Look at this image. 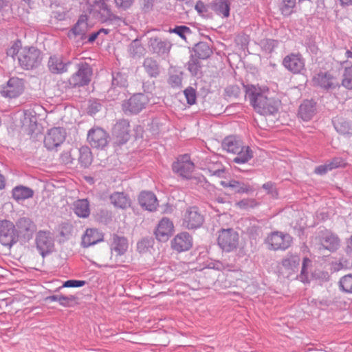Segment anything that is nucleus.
<instances>
[{
  "label": "nucleus",
  "mask_w": 352,
  "mask_h": 352,
  "mask_svg": "<svg viewBox=\"0 0 352 352\" xmlns=\"http://www.w3.org/2000/svg\"><path fill=\"white\" fill-rule=\"evenodd\" d=\"M269 89L251 85L246 89V96L254 110L261 115H273L278 110V102L268 97Z\"/></svg>",
  "instance_id": "nucleus-1"
},
{
  "label": "nucleus",
  "mask_w": 352,
  "mask_h": 352,
  "mask_svg": "<svg viewBox=\"0 0 352 352\" xmlns=\"http://www.w3.org/2000/svg\"><path fill=\"white\" fill-rule=\"evenodd\" d=\"M7 54L12 58L16 56L20 66L27 70L37 67L42 60L41 51L34 47H23L19 50L12 47L8 50Z\"/></svg>",
  "instance_id": "nucleus-2"
},
{
  "label": "nucleus",
  "mask_w": 352,
  "mask_h": 352,
  "mask_svg": "<svg viewBox=\"0 0 352 352\" xmlns=\"http://www.w3.org/2000/svg\"><path fill=\"white\" fill-rule=\"evenodd\" d=\"M239 239V234L234 229H221L219 232L217 243L223 251L230 252L238 247Z\"/></svg>",
  "instance_id": "nucleus-3"
},
{
  "label": "nucleus",
  "mask_w": 352,
  "mask_h": 352,
  "mask_svg": "<svg viewBox=\"0 0 352 352\" xmlns=\"http://www.w3.org/2000/svg\"><path fill=\"white\" fill-rule=\"evenodd\" d=\"M92 69L85 63L78 64V69L68 80L71 87H83L87 85L91 81Z\"/></svg>",
  "instance_id": "nucleus-4"
},
{
  "label": "nucleus",
  "mask_w": 352,
  "mask_h": 352,
  "mask_svg": "<svg viewBox=\"0 0 352 352\" xmlns=\"http://www.w3.org/2000/svg\"><path fill=\"white\" fill-rule=\"evenodd\" d=\"M19 234L15 225L9 220L0 221V243L6 247H12L18 241Z\"/></svg>",
  "instance_id": "nucleus-5"
},
{
  "label": "nucleus",
  "mask_w": 352,
  "mask_h": 352,
  "mask_svg": "<svg viewBox=\"0 0 352 352\" xmlns=\"http://www.w3.org/2000/svg\"><path fill=\"white\" fill-rule=\"evenodd\" d=\"M172 169L174 173L183 179H188L191 178L195 170V164L191 161L188 154L181 155L173 163Z\"/></svg>",
  "instance_id": "nucleus-6"
},
{
  "label": "nucleus",
  "mask_w": 352,
  "mask_h": 352,
  "mask_svg": "<svg viewBox=\"0 0 352 352\" xmlns=\"http://www.w3.org/2000/svg\"><path fill=\"white\" fill-rule=\"evenodd\" d=\"M204 221V217L196 206L188 207L182 214V226L188 230L200 228Z\"/></svg>",
  "instance_id": "nucleus-7"
},
{
  "label": "nucleus",
  "mask_w": 352,
  "mask_h": 352,
  "mask_svg": "<svg viewBox=\"0 0 352 352\" xmlns=\"http://www.w3.org/2000/svg\"><path fill=\"white\" fill-rule=\"evenodd\" d=\"M148 102V98L145 94H134L123 102L122 110L126 114H137L145 108Z\"/></svg>",
  "instance_id": "nucleus-8"
},
{
  "label": "nucleus",
  "mask_w": 352,
  "mask_h": 352,
  "mask_svg": "<svg viewBox=\"0 0 352 352\" xmlns=\"http://www.w3.org/2000/svg\"><path fill=\"white\" fill-rule=\"evenodd\" d=\"M66 138V131L63 127H53L49 129L45 135L44 145L52 151L60 146Z\"/></svg>",
  "instance_id": "nucleus-9"
},
{
  "label": "nucleus",
  "mask_w": 352,
  "mask_h": 352,
  "mask_svg": "<svg viewBox=\"0 0 352 352\" xmlns=\"http://www.w3.org/2000/svg\"><path fill=\"white\" fill-rule=\"evenodd\" d=\"M172 45L171 42L167 38L158 36L151 37L148 41L149 52L162 58L168 56Z\"/></svg>",
  "instance_id": "nucleus-10"
},
{
  "label": "nucleus",
  "mask_w": 352,
  "mask_h": 352,
  "mask_svg": "<svg viewBox=\"0 0 352 352\" xmlns=\"http://www.w3.org/2000/svg\"><path fill=\"white\" fill-rule=\"evenodd\" d=\"M36 248L43 257L52 252L54 242L52 234L50 231H39L36 236Z\"/></svg>",
  "instance_id": "nucleus-11"
},
{
  "label": "nucleus",
  "mask_w": 352,
  "mask_h": 352,
  "mask_svg": "<svg viewBox=\"0 0 352 352\" xmlns=\"http://www.w3.org/2000/svg\"><path fill=\"white\" fill-rule=\"evenodd\" d=\"M201 169L207 170L210 175L223 177L226 172L225 166L219 160L217 156L206 157L199 164Z\"/></svg>",
  "instance_id": "nucleus-12"
},
{
  "label": "nucleus",
  "mask_w": 352,
  "mask_h": 352,
  "mask_svg": "<svg viewBox=\"0 0 352 352\" xmlns=\"http://www.w3.org/2000/svg\"><path fill=\"white\" fill-rule=\"evenodd\" d=\"M96 7L98 13V16L102 22H110L115 25H120L121 23H125L124 19L114 14L109 6L104 1H98Z\"/></svg>",
  "instance_id": "nucleus-13"
},
{
  "label": "nucleus",
  "mask_w": 352,
  "mask_h": 352,
  "mask_svg": "<svg viewBox=\"0 0 352 352\" xmlns=\"http://www.w3.org/2000/svg\"><path fill=\"white\" fill-rule=\"evenodd\" d=\"M24 90V83L22 79L17 77L10 78L7 84L2 87L1 94L4 97L16 98L21 95Z\"/></svg>",
  "instance_id": "nucleus-14"
},
{
  "label": "nucleus",
  "mask_w": 352,
  "mask_h": 352,
  "mask_svg": "<svg viewBox=\"0 0 352 352\" xmlns=\"http://www.w3.org/2000/svg\"><path fill=\"white\" fill-rule=\"evenodd\" d=\"M267 243L271 250H286L292 243V237L280 232H272L267 239Z\"/></svg>",
  "instance_id": "nucleus-15"
},
{
  "label": "nucleus",
  "mask_w": 352,
  "mask_h": 352,
  "mask_svg": "<svg viewBox=\"0 0 352 352\" xmlns=\"http://www.w3.org/2000/svg\"><path fill=\"white\" fill-rule=\"evenodd\" d=\"M108 134L101 128H94L89 131L87 140L89 144L96 148H103L108 144Z\"/></svg>",
  "instance_id": "nucleus-16"
},
{
  "label": "nucleus",
  "mask_w": 352,
  "mask_h": 352,
  "mask_svg": "<svg viewBox=\"0 0 352 352\" xmlns=\"http://www.w3.org/2000/svg\"><path fill=\"white\" fill-rule=\"evenodd\" d=\"M283 65L293 74H299L305 69V60L300 54L292 53L286 56Z\"/></svg>",
  "instance_id": "nucleus-17"
},
{
  "label": "nucleus",
  "mask_w": 352,
  "mask_h": 352,
  "mask_svg": "<svg viewBox=\"0 0 352 352\" xmlns=\"http://www.w3.org/2000/svg\"><path fill=\"white\" fill-rule=\"evenodd\" d=\"M130 124L127 120L117 122L113 129V135L119 144L126 143L130 138Z\"/></svg>",
  "instance_id": "nucleus-18"
},
{
  "label": "nucleus",
  "mask_w": 352,
  "mask_h": 352,
  "mask_svg": "<svg viewBox=\"0 0 352 352\" xmlns=\"http://www.w3.org/2000/svg\"><path fill=\"white\" fill-rule=\"evenodd\" d=\"M173 223L169 219L162 218L155 231L156 239L162 242L168 241L173 232Z\"/></svg>",
  "instance_id": "nucleus-19"
},
{
  "label": "nucleus",
  "mask_w": 352,
  "mask_h": 352,
  "mask_svg": "<svg viewBox=\"0 0 352 352\" xmlns=\"http://www.w3.org/2000/svg\"><path fill=\"white\" fill-rule=\"evenodd\" d=\"M70 65V61L64 60L63 56L60 55L51 56L47 63L49 70L54 74L67 72Z\"/></svg>",
  "instance_id": "nucleus-20"
},
{
  "label": "nucleus",
  "mask_w": 352,
  "mask_h": 352,
  "mask_svg": "<svg viewBox=\"0 0 352 352\" xmlns=\"http://www.w3.org/2000/svg\"><path fill=\"white\" fill-rule=\"evenodd\" d=\"M172 248L178 252L188 250L192 245V239L189 233L183 232L177 234L172 241Z\"/></svg>",
  "instance_id": "nucleus-21"
},
{
  "label": "nucleus",
  "mask_w": 352,
  "mask_h": 352,
  "mask_svg": "<svg viewBox=\"0 0 352 352\" xmlns=\"http://www.w3.org/2000/svg\"><path fill=\"white\" fill-rule=\"evenodd\" d=\"M321 246L330 252L336 251L340 245L338 237L329 231L321 232L319 235Z\"/></svg>",
  "instance_id": "nucleus-22"
},
{
  "label": "nucleus",
  "mask_w": 352,
  "mask_h": 352,
  "mask_svg": "<svg viewBox=\"0 0 352 352\" xmlns=\"http://www.w3.org/2000/svg\"><path fill=\"white\" fill-rule=\"evenodd\" d=\"M346 164L345 160L341 157H335L332 160L327 161L324 164L320 165L315 168L314 173L322 175L335 168L343 167Z\"/></svg>",
  "instance_id": "nucleus-23"
},
{
  "label": "nucleus",
  "mask_w": 352,
  "mask_h": 352,
  "mask_svg": "<svg viewBox=\"0 0 352 352\" xmlns=\"http://www.w3.org/2000/svg\"><path fill=\"white\" fill-rule=\"evenodd\" d=\"M316 112V103L312 100H305L300 105L298 116L304 121H309Z\"/></svg>",
  "instance_id": "nucleus-24"
},
{
  "label": "nucleus",
  "mask_w": 352,
  "mask_h": 352,
  "mask_svg": "<svg viewBox=\"0 0 352 352\" xmlns=\"http://www.w3.org/2000/svg\"><path fill=\"white\" fill-rule=\"evenodd\" d=\"M243 146L242 140L239 137L236 135H228L226 137L221 143V146L223 150L233 154L239 152V149H241Z\"/></svg>",
  "instance_id": "nucleus-25"
},
{
  "label": "nucleus",
  "mask_w": 352,
  "mask_h": 352,
  "mask_svg": "<svg viewBox=\"0 0 352 352\" xmlns=\"http://www.w3.org/2000/svg\"><path fill=\"white\" fill-rule=\"evenodd\" d=\"M102 240L103 234L101 232L97 229L89 228L86 230L85 233L82 236L81 243L84 248H88Z\"/></svg>",
  "instance_id": "nucleus-26"
},
{
  "label": "nucleus",
  "mask_w": 352,
  "mask_h": 352,
  "mask_svg": "<svg viewBox=\"0 0 352 352\" xmlns=\"http://www.w3.org/2000/svg\"><path fill=\"white\" fill-rule=\"evenodd\" d=\"M138 199L141 206L146 210L152 212L157 209L158 202L154 193L151 192H142Z\"/></svg>",
  "instance_id": "nucleus-27"
},
{
  "label": "nucleus",
  "mask_w": 352,
  "mask_h": 352,
  "mask_svg": "<svg viewBox=\"0 0 352 352\" xmlns=\"http://www.w3.org/2000/svg\"><path fill=\"white\" fill-rule=\"evenodd\" d=\"M221 185L224 188H230L234 192L239 194L249 193L254 190L253 188L248 184L232 179L229 182L221 181Z\"/></svg>",
  "instance_id": "nucleus-28"
},
{
  "label": "nucleus",
  "mask_w": 352,
  "mask_h": 352,
  "mask_svg": "<svg viewBox=\"0 0 352 352\" xmlns=\"http://www.w3.org/2000/svg\"><path fill=\"white\" fill-rule=\"evenodd\" d=\"M128 241L124 236H119L116 234L112 235V241L111 243V250L116 253V255H123L128 249Z\"/></svg>",
  "instance_id": "nucleus-29"
},
{
  "label": "nucleus",
  "mask_w": 352,
  "mask_h": 352,
  "mask_svg": "<svg viewBox=\"0 0 352 352\" xmlns=\"http://www.w3.org/2000/svg\"><path fill=\"white\" fill-rule=\"evenodd\" d=\"M88 29L87 21L81 16L73 28L68 32V37L72 38L78 36L79 39L84 40L86 38V34Z\"/></svg>",
  "instance_id": "nucleus-30"
},
{
  "label": "nucleus",
  "mask_w": 352,
  "mask_h": 352,
  "mask_svg": "<svg viewBox=\"0 0 352 352\" xmlns=\"http://www.w3.org/2000/svg\"><path fill=\"white\" fill-rule=\"evenodd\" d=\"M74 212L80 218H87L90 214V205L87 199H77L73 203Z\"/></svg>",
  "instance_id": "nucleus-31"
},
{
  "label": "nucleus",
  "mask_w": 352,
  "mask_h": 352,
  "mask_svg": "<svg viewBox=\"0 0 352 352\" xmlns=\"http://www.w3.org/2000/svg\"><path fill=\"white\" fill-rule=\"evenodd\" d=\"M111 203L116 208L125 209L131 206V199L123 192H115L110 195Z\"/></svg>",
  "instance_id": "nucleus-32"
},
{
  "label": "nucleus",
  "mask_w": 352,
  "mask_h": 352,
  "mask_svg": "<svg viewBox=\"0 0 352 352\" xmlns=\"http://www.w3.org/2000/svg\"><path fill=\"white\" fill-rule=\"evenodd\" d=\"M333 80V77L327 72H320L313 78L315 85L325 89L334 87Z\"/></svg>",
  "instance_id": "nucleus-33"
},
{
  "label": "nucleus",
  "mask_w": 352,
  "mask_h": 352,
  "mask_svg": "<svg viewBox=\"0 0 352 352\" xmlns=\"http://www.w3.org/2000/svg\"><path fill=\"white\" fill-rule=\"evenodd\" d=\"M12 195L14 199L19 201L32 197L34 191L29 187L19 185L12 189Z\"/></svg>",
  "instance_id": "nucleus-34"
},
{
  "label": "nucleus",
  "mask_w": 352,
  "mask_h": 352,
  "mask_svg": "<svg viewBox=\"0 0 352 352\" xmlns=\"http://www.w3.org/2000/svg\"><path fill=\"white\" fill-rule=\"evenodd\" d=\"M15 227L18 231V234H25L28 232H33L36 229V226L34 222L28 217H21L16 222Z\"/></svg>",
  "instance_id": "nucleus-35"
},
{
  "label": "nucleus",
  "mask_w": 352,
  "mask_h": 352,
  "mask_svg": "<svg viewBox=\"0 0 352 352\" xmlns=\"http://www.w3.org/2000/svg\"><path fill=\"white\" fill-rule=\"evenodd\" d=\"M239 152L235 153L236 156L232 162L239 164H243L248 162L253 157V152L248 146H243Z\"/></svg>",
  "instance_id": "nucleus-36"
},
{
  "label": "nucleus",
  "mask_w": 352,
  "mask_h": 352,
  "mask_svg": "<svg viewBox=\"0 0 352 352\" xmlns=\"http://www.w3.org/2000/svg\"><path fill=\"white\" fill-rule=\"evenodd\" d=\"M333 124L338 133L342 135L352 134V128L349 122L342 117H336L333 119Z\"/></svg>",
  "instance_id": "nucleus-37"
},
{
  "label": "nucleus",
  "mask_w": 352,
  "mask_h": 352,
  "mask_svg": "<svg viewBox=\"0 0 352 352\" xmlns=\"http://www.w3.org/2000/svg\"><path fill=\"white\" fill-rule=\"evenodd\" d=\"M194 56L199 59H206L210 56L212 53L209 45L206 42H199L195 45L193 48Z\"/></svg>",
  "instance_id": "nucleus-38"
},
{
  "label": "nucleus",
  "mask_w": 352,
  "mask_h": 352,
  "mask_svg": "<svg viewBox=\"0 0 352 352\" xmlns=\"http://www.w3.org/2000/svg\"><path fill=\"white\" fill-rule=\"evenodd\" d=\"M212 10L217 14L227 18L230 15V3L228 0H216L212 4Z\"/></svg>",
  "instance_id": "nucleus-39"
},
{
  "label": "nucleus",
  "mask_w": 352,
  "mask_h": 352,
  "mask_svg": "<svg viewBox=\"0 0 352 352\" xmlns=\"http://www.w3.org/2000/svg\"><path fill=\"white\" fill-rule=\"evenodd\" d=\"M278 8L284 16H290L294 12L296 0H278Z\"/></svg>",
  "instance_id": "nucleus-40"
},
{
  "label": "nucleus",
  "mask_w": 352,
  "mask_h": 352,
  "mask_svg": "<svg viewBox=\"0 0 352 352\" xmlns=\"http://www.w3.org/2000/svg\"><path fill=\"white\" fill-rule=\"evenodd\" d=\"M143 66L146 72L151 77H156L160 74V68L159 65L157 61L155 60L152 58H145Z\"/></svg>",
  "instance_id": "nucleus-41"
},
{
  "label": "nucleus",
  "mask_w": 352,
  "mask_h": 352,
  "mask_svg": "<svg viewBox=\"0 0 352 352\" xmlns=\"http://www.w3.org/2000/svg\"><path fill=\"white\" fill-rule=\"evenodd\" d=\"M300 258L298 255H289L283 259L282 265L285 269L294 272L298 267Z\"/></svg>",
  "instance_id": "nucleus-42"
},
{
  "label": "nucleus",
  "mask_w": 352,
  "mask_h": 352,
  "mask_svg": "<svg viewBox=\"0 0 352 352\" xmlns=\"http://www.w3.org/2000/svg\"><path fill=\"white\" fill-rule=\"evenodd\" d=\"M78 162L84 168L88 167L91 164L92 156L89 148L81 147L79 149Z\"/></svg>",
  "instance_id": "nucleus-43"
},
{
  "label": "nucleus",
  "mask_w": 352,
  "mask_h": 352,
  "mask_svg": "<svg viewBox=\"0 0 352 352\" xmlns=\"http://www.w3.org/2000/svg\"><path fill=\"white\" fill-rule=\"evenodd\" d=\"M46 300L50 302H58L61 306L67 307L75 300V297L74 296L52 295L47 296Z\"/></svg>",
  "instance_id": "nucleus-44"
},
{
  "label": "nucleus",
  "mask_w": 352,
  "mask_h": 352,
  "mask_svg": "<svg viewBox=\"0 0 352 352\" xmlns=\"http://www.w3.org/2000/svg\"><path fill=\"white\" fill-rule=\"evenodd\" d=\"M199 58L191 55L189 61L187 63L188 69L192 76H197L200 73L201 63Z\"/></svg>",
  "instance_id": "nucleus-45"
},
{
  "label": "nucleus",
  "mask_w": 352,
  "mask_h": 352,
  "mask_svg": "<svg viewBox=\"0 0 352 352\" xmlns=\"http://www.w3.org/2000/svg\"><path fill=\"white\" fill-rule=\"evenodd\" d=\"M127 85V77L124 73L118 72L112 74V86L124 87Z\"/></svg>",
  "instance_id": "nucleus-46"
},
{
  "label": "nucleus",
  "mask_w": 352,
  "mask_h": 352,
  "mask_svg": "<svg viewBox=\"0 0 352 352\" xmlns=\"http://www.w3.org/2000/svg\"><path fill=\"white\" fill-rule=\"evenodd\" d=\"M339 285L340 289L345 293H352V274H349L342 276Z\"/></svg>",
  "instance_id": "nucleus-47"
},
{
  "label": "nucleus",
  "mask_w": 352,
  "mask_h": 352,
  "mask_svg": "<svg viewBox=\"0 0 352 352\" xmlns=\"http://www.w3.org/2000/svg\"><path fill=\"white\" fill-rule=\"evenodd\" d=\"M278 43L277 40L266 38L261 41V46L266 53H271L278 47Z\"/></svg>",
  "instance_id": "nucleus-48"
},
{
  "label": "nucleus",
  "mask_w": 352,
  "mask_h": 352,
  "mask_svg": "<svg viewBox=\"0 0 352 352\" xmlns=\"http://www.w3.org/2000/svg\"><path fill=\"white\" fill-rule=\"evenodd\" d=\"M170 32L177 34L180 38L186 40V36L192 33L191 30L186 25L175 26L173 29L170 30Z\"/></svg>",
  "instance_id": "nucleus-49"
},
{
  "label": "nucleus",
  "mask_w": 352,
  "mask_h": 352,
  "mask_svg": "<svg viewBox=\"0 0 352 352\" xmlns=\"http://www.w3.org/2000/svg\"><path fill=\"white\" fill-rule=\"evenodd\" d=\"M311 261L307 257H305L302 261L301 273L299 276V279L304 283L309 282L308 272L307 271V267L310 265Z\"/></svg>",
  "instance_id": "nucleus-50"
},
{
  "label": "nucleus",
  "mask_w": 352,
  "mask_h": 352,
  "mask_svg": "<svg viewBox=\"0 0 352 352\" xmlns=\"http://www.w3.org/2000/svg\"><path fill=\"white\" fill-rule=\"evenodd\" d=\"M182 73L178 72L170 74L168 78V84L173 88H179L182 87Z\"/></svg>",
  "instance_id": "nucleus-51"
},
{
  "label": "nucleus",
  "mask_w": 352,
  "mask_h": 352,
  "mask_svg": "<svg viewBox=\"0 0 352 352\" xmlns=\"http://www.w3.org/2000/svg\"><path fill=\"white\" fill-rule=\"evenodd\" d=\"M342 85L348 89H352V66L346 68Z\"/></svg>",
  "instance_id": "nucleus-52"
},
{
  "label": "nucleus",
  "mask_w": 352,
  "mask_h": 352,
  "mask_svg": "<svg viewBox=\"0 0 352 352\" xmlns=\"http://www.w3.org/2000/svg\"><path fill=\"white\" fill-rule=\"evenodd\" d=\"M102 108L101 103L96 100H90L87 107V113L94 116L100 111Z\"/></svg>",
  "instance_id": "nucleus-53"
},
{
  "label": "nucleus",
  "mask_w": 352,
  "mask_h": 352,
  "mask_svg": "<svg viewBox=\"0 0 352 352\" xmlns=\"http://www.w3.org/2000/svg\"><path fill=\"white\" fill-rule=\"evenodd\" d=\"M184 94L188 104L192 105L196 102L197 96L195 89L189 87L184 90Z\"/></svg>",
  "instance_id": "nucleus-54"
},
{
  "label": "nucleus",
  "mask_w": 352,
  "mask_h": 352,
  "mask_svg": "<svg viewBox=\"0 0 352 352\" xmlns=\"http://www.w3.org/2000/svg\"><path fill=\"white\" fill-rule=\"evenodd\" d=\"M256 204V201L253 199H244L237 202L236 205L241 209H247L254 207Z\"/></svg>",
  "instance_id": "nucleus-55"
},
{
  "label": "nucleus",
  "mask_w": 352,
  "mask_h": 352,
  "mask_svg": "<svg viewBox=\"0 0 352 352\" xmlns=\"http://www.w3.org/2000/svg\"><path fill=\"white\" fill-rule=\"evenodd\" d=\"M85 285V280H68L65 281L63 285L59 287V289L63 287H80Z\"/></svg>",
  "instance_id": "nucleus-56"
},
{
  "label": "nucleus",
  "mask_w": 352,
  "mask_h": 352,
  "mask_svg": "<svg viewBox=\"0 0 352 352\" xmlns=\"http://www.w3.org/2000/svg\"><path fill=\"white\" fill-rule=\"evenodd\" d=\"M114 2L118 8L126 10L133 5L134 0H114Z\"/></svg>",
  "instance_id": "nucleus-57"
},
{
  "label": "nucleus",
  "mask_w": 352,
  "mask_h": 352,
  "mask_svg": "<svg viewBox=\"0 0 352 352\" xmlns=\"http://www.w3.org/2000/svg\"><path fill=\"white\" fill-rule=\"evenodd\" d=\"M262 188L267 191V193L271 195L272 197L277 196L278 193L274 188V184L272 182H268L263 184Z\"/></svg>",
  "instance_id": "nucleus-58"
},
{
  "label": "nucleus",
  "mask_w": 352,
  "mask_h": 352,
  "mask_svg": "<svg viewBox=\"0 0 352 352\" xmlns=\"http://www.w3.org/2000/svg\"><path fill=\"white\" fill-rule=\"evenodd\" d=\"M188 180H190L192 184L197 185L199 186H204L206 184V178L203 175L192 176L191 178Z\"/></svg>",
  "instance_id": "nucleus-59"
},
{
  "label": "nucleus",
  "mask_w": 352,
  "mask_h": 352,
  "mask_svg": "<svg viewBox=\"0 0 352 352\" xmlns=\"http://www.w3.org/2000/svg\"><path fill=\"white\" fill-rule=\"evenodd\" d=\"M99 36H100V33H99L98 30L95 32L91 33L88 37L87 42L93 43Z\"/></svg>",
  "instance_id": "nucleus-60"
},
{
  "label": "nucleus",
  "mask_w": 352,
  "mask_h": 352,
  "mask_svg": "<svg viewBox=\"0 0 352 352\" xmlns=\"http://www.w3.org/2000/svg\"><path fill=\"white\" fill-rule=\"evenodd\" d=\"M346 252L352 253V235L346 241Z\"/></svg>",
  "instance_id": "nucleus-61"
},
{
  "label": "nucleus",
  "mask_w": 352,
  "mask_h": 352,
  "mask_svg": "<svg viewBox=\"0 0 352 352\" xmlns=\"http://www.w3.org/2000/svg\"><path fill=\"white\" fill-rule=\"evenodd\" d=\"M5 187V179L4 177L0 174V189H2Z\"/></svg>",
  "instance_id": "nucleus-62"
},
{
  "label": "nucleus",
  "mask_w": 352,
  "mask_h": 352,
  "mask_svg": "<svg viewBox=\"0 0 352 352\" xmlns=\"http://www.w3.org/2000/svg\"><path fill=\"white\" fill-rule=\"evenodd\" d=\"M342 5L352 6V0H339Z\"/></svg>",
  "instance_id": "nucleus-63"
},
{
  "label": "nucleus",
  "mask_w": 352,
  "mask_h": 352,
  "mask_svg": "<svg viewBox=\"0 0 352 352\" xmlns=\"http://www.w3.org/2000/svg\"><path fill=\"white\" fill-rule=\"evenodd\" d=\"M204 7V5L202 3L198 2L195 6V9L199 12H201V8Z\"/></svg>",
  "instance_id": "nucleus-64"
}]
</instances>
